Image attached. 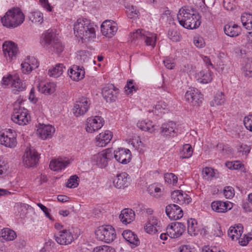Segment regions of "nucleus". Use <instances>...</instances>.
Segmentation results:
<instances>
[{
    "label": "nucleus",
    "mask_w": 252,
    "mask_h": 252,
    "mask_svg": "<svg viewBox=\"0 0 252 252\" xmlns=\"http://www.w3.org/2000/svg\"><path fill=\"white\" fill-rule=\"evenodd\" d=\"M224 33L230 37L239 35L241 32V29L236 24H227L224 27Z\"/></svg>",
    "instance_id": "nucleus-32"
},
{
    "label": "nucleus",
    "mask_w": 252,
    "mask_h": 252,
    "mask_svg": "<svg viewBox=\"0 0 252 252\" xmlns=\"http://www.w3.org/2000/svg\"><path fill=\"white\" fill-rule=\"evenodd\" d=\"M127 15L129 18H133L135 17H138V14L139 13L138 10L137 9L136 7L131 6L130 8H129V10L127 11Z\"/></svg>",
    "instance_id": "nucleus-54"
},
{
    "label": "nucleus",
    "mask_w": 252,
    "mask_h": 252,
    "mask_svg": "<svg viewBox=\"0 0 252 252\" xmlns=\"http://www.w3.org/2000/svg\"><path fill=\"white\" fill-rule=\"evenodd\" d=\"M112 158V149L108 148L93 155L91 158V162L98 167L103 168L108 165V162Z\"/></svg>",
    "instance_id": "nucleus-6"
},
{
    "label": "nucleus",
    "mask_w": 252,
    "mask_h": 252,
    "mask_svg": "<svg viewBox=\"0 0 252 252\" xmlns=\"http://www.w3.org/2000/svg\"><path fill=\"white\" fill-rule=\"evenodd\" d=\"M168 36L169 38L173 42L180 41V33L175 31L169 30L168 32Z\"/></svg>",
    "instance_id": "nucleus-50"
},
{
    "label": "nucleus",
    "mask_w": 252,
    "mask_h": 252,
    "mask_svg": "<svg viewBox=\"0 0 252 252\" xmlns=\"http://www.w3.org/2000/svg\"><path fill=\"white\" fill-rule=\"evenodd\" d=\"M93 252H115V250L108 246H100L94 248Z\"/></svg>",
    "instance_id": "nucleus-51"
},
{
    "label": "nucleus",
    "mask_w": 252,
    "mask_h": 252,
    "mask_svg": "<svg viewBox=\"0 0 252 252\" xmlns=\"http://www.w3.org/2000/svg\"><path fill=\"white\" fill-rule=\"evenodd\" d=\"M11 87L13 88L12 92L14 94H18L19 92L23 91L26 88V85L17 75L14 76L12 80Z\"/></svg>",
    "instance_id": "nucleus-33"
},
{
    "label": "nucleus",
    "mask_w": 252,
    "mask_h": 252,
    "mask_svg": "<svg viewBox=\"0 0 252 252\" xmlns=\"http://www.w3.org/2000/svg\"><path fill=\"white\" fill-rule=\"evenodd\" d=\"M165 212L170 220H177L183 216V212L181 208L174 204H170L166 207Z\"/></svg>",
    "instance_id": "nucleus-20"
},
{
    "label": "nucleus",
    "mask_w": 252,
    "mask_h": 252,
    "mask_svg": "<svg viewBox=\"0 0 252 252\" xmlns=\"http://www.w3.org/2000/svg\"><path fill=\"white\" fill-rule=\"evenodd\" d=\"M2 48L5 56L7 55L10 59L15 57L18 51L17 45L12 41H5L3 44Z\"/></svg>",
    "instance_id": "nucleus-28"
},
{
    "label": "nucleus",
    "mask_w": 252,
    "mask_h": 252,
    "mask_svg": "<svg viewBox=\"0 0 252 252\" xmlns=\"http://www.w3.org/2000/svg\"><path fill=\"white\" fill-rule=\"evenodd\" d=\"M244 75L248 78L252 77V58L246 63L244 69Z\"/></svg>",
    "instance_id": "nucleus-46"
},
{
    "label": "nucleus",
    "mask_w": 252,
    "mask_h": 252,
    "mask_svg": "<svg viewBox=\"0 0 252 252\" xmlns=\"http://www.w3.org/2000/svg\"><path fill=\"white\" fill-rule=\"evenodd\" d=\"M56 241L60 245H68L73 241L72 233L69 230L63 229L60 230L55 235Z\"/></svg>",
    "instance_id": "nucleus-15"
},
{
    "label": "nucleus",
    "mask_w": 252,
    "mask_h": 252,
    "mask_svg": "<svg viewBox=\"0 0 252 252\" xmlns=\"http://www.w3.org/2000/svg\"><path fill=\"white\" fill-rule=\"evenodd\" d=\"M223 194L226 198L230 199L234 195V189L231 187H225L223 189Z\"/></svg>",
    "instance_id": "nucleus-52"
},
{
    "label": "nucleus",
    "mask_w": 252,
    "mask_h": 252,
    "mask_svg": "<svg viewBox=\"0 0 252 252\" xmlns=\"http://www.w3.org/2000/svg\"><path fill=\"white\" fill-rule=\"evenodd\" d=\"M243 26L248 30L252 29V14L250 13H244L241 17Z\"/></svg>",
    "instance_id": "nucleus-39"
},
{
    "label": "nucleus",
    "mask_w": 252,
    "mask_h": 252,
    "mask_svg": "<svg viewBox=\"0 0 252 252\" xmlns=\"http://www.w3.org/2000/svg\"><path fill=\"white\" fill-rule=\"evenodd\" d=\"M124 238L130 244L137 246L140 244V241L137 236L132 231L129 230H124L122 233Z\"/></svg>",
    "instance_id": "nucleus-31"
},
{
    "label": "nucleus",
    "mask_w": 252,
    "mask_h": 252,
    "mask_svg": "<svg viewBox=\"0 0 252 252\" xmlns=\"http://www.w3.org/2000/svg\"><path fill=\"white\" fill-rule=\"evenodd\" d=\"M78 179V177L76 175L70 176L66 183V187L68 188H76L79 185Z\"/></svg>",
    "instance_id": "nucleus-45"
},
{
    "label": "nucleus",
    "mask_w": 252,
    "mask_h": 252,
    "mask_svg": "<svg viewBox=\"0 0 252 252\" xmlns=\"http://www.w3.org/2000/svg\"><path fill=\"white\" fill-rule=\"evenodd\" d=\"M224 94L219 92L215 95L213 100L210 102V105L211 106L221 105L224 103Z\"/></svg>",
    "instance_id": "nucleus-42"
},
{
    "label": "nucleus",
    "mask_w": 252,
    "mask_h": 252,
    "mask_svg": "<svg viewBox=\"0 0 252 252\" xmlns=\"http://www.w3.org/2000/svg\"><path fill=\"white\" fill-rule=\"evenodd\" d=\"M131 37L134 39H141L144 41L147 45L151 46L154 48L156 44L157 36L153 33L146 32L145 31L138 29L132 33Z\"/></svg>",
    "instance_id": "nucleus-7"
},
{
    "label": "nucleus",
    "mask_w": 252,
    "mask_h": 252,
    "mask_svg": "<svg viewBox=\"0 0 252 252\" xmlns=\"http://www.w3.org/2000/svg\"><path fill=\"white\" fill-rule=\"evenodd\" d=\"M251 148L246 144H242L238 145L237 147V152L239 155L245 156L246 157L250 152Z\"/></svg>",
    "instance_id": "nucleus-44"
},
{
    "label": "nucleus",
    "mask_w": 252,
    "mask_h": 252,
    "mask_svg": "<svg viewBox=\"0 0 252 252\" xmlns=\"http://www.w3.org/2000/svg\"><path fill=\"white\" fill-rule=\"evenodd\" d=\"M11 120L19 125L25 126L31 121V117L27 109L20 107L18 109L14 108Z\"/></svg>",
    "instance_id": "nucleus-8"
},
{
    "label": "nucleus",
    "mask_w": 252,
    "mask_h": 252,
    "mask_svg": "<svg viewBox=\"0 0 252 252\" xmlns=\"http://www.w3.org/2000/svg\"><path fill=\"white\" fill-rule=\"evenodd\" d=\"M0 144L8 148H14L17 145L15 132H13L11 129L3 132L0 131Z\"/></svg>",
    "instance_id": "nucleus-10"
},
{
    "label": "nucleus",
    "mask_w": 252,
    "mask_h": 252,
    "mask_svg": "<svg viewBox=\"0 0 252 252\" xmlns=\"http://www.w3.org/2000/svg\"><path fill=\"white\" fill-rule=\"evenodd\" d=\"M165 182L174 185L177 183L178 178L173 173H167L164 174Z\"/></svg>",
    "instance_id": "nucleus-47"
},
{
    "label": "nucleus",
    "mask_w": 252,
    "mask_h": 252,
    "mask_svg": "<svg viewBox=\"0 0 252 252\" xmlns=\"http://www.w3.org/2000/svg\"><path fill=\"white\" fill-rule=\"evenodd\" d=\"M96 238L106 243L113 242L116 238L115 229L109 225L98 227L95 231Z\"/></svg>",
    "instance_id": "nucleus-5"
},
{
    "label": "nucleus",
    "mask_w": 252,
    "mask_h": 252,
    "mask_svg": "<svg viewBox=\"0 0 252 252\" xmlns=\"http://www.w3.org/2000/svg\"><path fill=\"white\" fill-rule=\"evenodd\" d=\"M198 81L202 84H207L212 80L211 72L209 71L202 70L196 74Z\"/></svg>",
    "instance_id": "nucleus-35"
},
{
    "label": "nucleus",
    "mask_w": 252,
    "mask_h": 252,
    "mask_svg": "<svg viewBox=\"0 0 252 252\" xmlns=\"http://www.w3.org/2000/svg\"><path fill=\"white\" fill-rule=\"evenodd\" d=\"M193 150L190 144H185L183 146L182 150L180 152V158H189L191 157Z\"/></svg>",
    "instance_id": "nucleus-41"
},
{
    "label": "nucleus",
    "mask_w": 252,
    "mask_h": 252,
    "mask_svg": "<svg viewBox=\"0 0 252 252\" xmlns=\"http://www.w3.org/2000/svg\"><path fill=\"white\" fill-rule=\"evenodd\" d=\"M148 221L150 222V225H153L155 228L158 230L160 229V225L159 224V221L154 217H151L149 219Z\"/></svg>",
    "instance_id": "nucleus-60"
},
{
    "label": "nucleus",
    "mask_w": 252,
    "mask_h": 252,
    "mask_svg": "<svg viewBox=\"0 0 252 252\" xmlns=\"http://www.w3.org/2000/svg\"><path fill=\"white\" fill-rule=\"evenodd\" d=\"M65 69L66 68L63 63H58L55 66L49 69L48 74L51 77L57 78L60 76Z\"/></svg>",
    "instance_id": "nucleus-36"
},
{
    "label": "nucleus",
    "mask_w": 252,
    "mask_h": 252,
    "mask_svg": "<svg viewBox=\"0 0 252 252\" xmlns=\"http://www.w3.org/2000/svg\"><path fill=\"white\" fill-rule=\"evenodd\" d=\"M112 133L109 130L100 133L95 138L96 145L102 147L109 143L112 138Z\"/></svg>",
    "instance_id": "nucleus-25"
},
{
    "label": "nucleus",
    "mask_w": 252,
    "mask_h": 252,
    "mask_svg": "<svg viewBox=\"0 0 252 252\" xmlns=\"http://www.w3.org/2000/svg\"><path fill=\"white\" fill-rule=\"evenodd\" d=\"M56 85L53 82H41L37 86L38 91L44 94H51L55 91Z\"/></svg>",
    "instance_id": "nucleus-30"
},
{
    "label": "nucleus",
    "mask_w": 252,
    "mask_h": 252,
    "mask_svg": "<svg viewBox=\"0 0 252 252\" xmlns=\"http://www.w3.org/2000/svg\"><path fill=\"white\" fill-rule=\"evenodd\" d=\"M69 164L65 158H59L50 161L49 166L51 170L58 171L65 168Z\"/></svg>",
    "instance_id": "nucleus-26"
},
{
    "label": "nucleus",
    "mask_w": 252,
    "mask_h": 252,
    "mask_svg": "<svg viewBox=\"0 0 252 252\" xmlns=\"http://www.w3.org/2000/svg\"><path fill=\"white\" fill-rule=\"evenodd\" d=\"M194 45L198 48H203L205 46L204 39L201 37H194L193 39Z\"/></svg>",
    "instance_id": "nucleus-58"
},
{
    "label": "nucleus",
    "mask_w": 252,
    "mask_h": 252,
    "mask_svg": "<svg viewBox=\"0 0 252 252\" xmlns=\"http://www.w3.org/2000/svg\"><path fill=\"white\" fill-rule=\"evenodd\" d=\"M116 24L111 20L104 21L101 25V31L103 35L107 37H112L117 31Z\"/></svg>",
    "instance_id": "nucleus-18"
},
{
    "label": "nucleus",
    "mask_w": 252,
    "mask_h": 252,
    "mask_svg": "<svg viewBox=\"0 0 252 252\" xmlns=\"http://www.w3.org/2000/svg\"><path fill=\"white\" fill-rule=\"evenodd\" d=\"M223 6L227 10H233L235 8L234 0H223Z\"/></svg>",
    "instance_id": "nucleus-55"
},
{
    "label": "nucleus",
    "mask_w": 252,
    "mask_h": 252,
    "mask_svg": "<svg viewBox=\"0 0 252 252\" xmlns=\"http://www.w3.org/2000/svg\"><path fill=\"white\" fill-rule=\"evenodd\" d=\"M41 6L48 11H51L52 7L50 6L48 0H39Z\"/></svg>",
    "instance_id": "nucleus-62"
},
{
    "label": "nucleus",
    "mask_w": 252,
    "mask_h": 252,
    "mask_svg": "<svg viewBox=\"0 0 252 252\" xmlns=\"http://www.w3.org/2000/svg\"><path fill=\"white\" fill-rule=\"evenodd\" d=\"M25 19L23 12L19 8L9 10L0 21L3 26L8 28H14L21 25Z\"/></svg>",
    "instance_id": "nucleus-3"
},
{
    "label": "nucleus",
    "mask_w": 252,
    "mask_h": 252,
    "mask_svg": "<svg viewBox=\"0 0 252 252\" xmlns=\"http://www.w3.org/2000/svg\"><path fill=\"white\" fill-rule=\"evenodd\" d=\"M114 157L117 161L123 164H126L130 159L131 153L127 149H119L114 152Z\"/></svg>",
    "instance_id": "nucleus-23"
},
{
    "label": "nucleus",
    "mask_w": 252,
    "mask_h": 252,
    "mask_svg": "<svg viewBox=\"0 0 252 252\" xmlns=\"http://www.w3.org/2000/svg\"><path fill=\"white\" fill-rule=\"evenodd\" d=\"M13 78L14 76L12 77L11 75H9L7 77L4 76L2 78L3 84L5 85H11Z\"/></svg>",
    "instance_id": "nucleus-64"
},
{
    "label": "nucleus",
    "mask_w": 252,
    "mask_h": 252,
    "mask_svg": "<svg viewBox=\"0 0 252 252\" xmlns=\"http://www.w3.org/2000/svg\"><path fill=\"white\" fill-rule=\"evenodd\" d=\"M104 123V121L100 116H96L94 117L89 118L86 122V131L89 133H93L100 129Z\"/></svg>",
    "instance_id": "nucleus-13"
},
{
    "label": "nucleus",
    "mask_w": 252,
    "mask_h": 252,
    "mask_svg": "<svg viewBox=\"0 0 252 252\" xmlns=\"http://www.w3.org/2000/svg\"><path fill=\"white\" fill-rule=\"evenodd\" d=\"M232 206L229 202L214 201L211 203V208L217 213H224L231 209Z\"/></svg>",
    "instance_id": "nucleus-27"
},
{
    "label": "nucleus",
    "mask_w": 252,
    "mask_h": 252,
    "mask_svg": "<svg viewBox=\"0 0 252 252\" xmlns=\"http://www.w3.org/2000/svg\"><path fill=\"white\" fill-rule=\"evenodd\" d=\"M188 232L191 236H195L197 234L198 229L197 221L194 219H190L187 221Z\"/></svg>",
    "instance_id": "nucleus-38"
},
{
    "label": "nucleus",
    "mask_w": 252,
    "mask_h": 252,
    "mask_svg": "<svg viewBox=\"0 0 252 252\" xmlns=\"http://www.w3.org/2000/svg\"><path fill=\"white\" fill-rule=\"evenodd\" d=\"M244 124L246 128L250 131L252 127V114H250L245 117L244 119Z\"/></svg>",
    "instance_id": "nucleus-56"
},
{
    "label": "nucleus",
    "mask_w": 252,
    "mask_h": 252,
    "mask_svg": "<svg viewBox=\"0 0 252 252\" xmlns=\"http://www.w3.org/2000/svg\"><path fill=\"white\" fill-rule=\"evenodd\" d=\"M243 227L239 224L236 226H231L228 230V235L232 240H238L243 233Z\"/></svg>",
    "instance_id": "nucleus-34"
},
{
    "label": "nucleus",
    "mask_w": 252,
    "mask_h": 252,
    "mask_svg": "<svg viewBox=\"0 0 252 252\" xmlns=\"http://www.w3.org/2000/svg\"><path fill=\"white\" fill-rule=\"evenodd\" d=\"M119 218L123 223H130L135 219V212L131 209L126 208L121 211Z\"/></svg>",
    "instance_id": "nucleus-29"
},
{
    "label": "nucleus",
    "mask_w": 252,
    "mask_h": 252,
    "mask_svg": "<svg viewBox=\"0 0 252 252\" xmlns=\"http://www.w3.org/2000/svg\"><path fill=\"white\" fill-rule=\"evenodd\" d=\"M163 63L165 66L169 69H172L174 67V63L173 61L170 59H165L163 61Z\"/></svg>",
    "instance_id": "nucleus-63"
},
{
    "label": "nucleus",
    "mask_w": 252,
    "mask_h": 252,
    "mask_svg": "<svg viewBox=\"0 0 252 252\" xmlns=\"http://www.w3.org/2000/svg\"><path fill=\"white\" fill-rule=\"evenodd\" d=\"M186 230L185 225L182 222H173L167 227L168 235L172 238L180 237Z\"/></svg>",
    "instance_id": "nucleus-14"
},
{
    "label": "nucleus",
    "mask_w": 252,
    "mask_h": 252,
    "mask_svg": "<svg viewBox=\"0 0 252 252\" xmlns=\"http://www.w3.org/2000/svg\"><path fill=\"white\" fill-rule=\"evenodd\" d=\"M146 232L149 234H155L158 231V230L153 226V225H150V222H147L146 225L145 227Z\"/></svg>",
    "instance_id": "nucleus-59"
},
{
    "label": "nucleus",
    "mask_w": 252,
    "mask_h": 252,
    "mask_svg": "<svg viewBox=\"0 0 252 252\" xmlns=\"http://www.w3.org/2000/svg\"><path fill=\"white\" fill-rule=\"evenodd\" d=\"M74 32L75 36L82 41L95 37L94 23L88 19H78L74 25Z\"/></svg>",
    "instance_id": "nucleus-2"
},
{
    "label": "nucleus",
    "mask_w": 252,
    "mask_h": 252,
    "mask_svg": "<svg viewBox=\"0 0 252 252\" xmlns=\"http://www.w3.org/2000/svg\"><path fill=\"white\" fill-rule=\"evenodd\" d=\"M33 66L31 65L29 62H25L21 64V69L23 73L29 74L33 68Z\"/></svg>",
    "instance_id": "nucleus-53"
},
{
    "label": "nucleus",
    "mask_w": 252,
    "mask_h": 252,
    "mask_svg": "<svg viewBox=\"0 0 252 252\" xmlns=\"http://www.w3.org/2000/svg\"><path fill=\"white\" fill-rule=\"evenodd\" d=\"M202 174L203 178L208 180H210L215 175L214 169L211 167H207L203 169Z\"/></svg>",
    "instance_id": "nucleus-48"
},
{
    "label": "nucleus",
    "mask_w": 252,
    "mask_h": 252,
    "mask_svg": "<svg viewBox=\"0 0 252 252\" xmlns=\"http://www.w3.org/2000/svg\"><path fill=\"white\" fill-rule=\"evenodd\" d=\"M178 132L176 124L172 121L162 124L160 127L161 134L164 137L176 136Z\"/></svg>",
    "instance_id": "nucleus-19"
},
{
    "label": "nucleus",
    "mask_w": 252,
    "mask_h": 252,
    "mask_svg": "<svg viewBox=\"0 0 252 252\" xmlns=\"http://www.w3.org/2000/svg\"><path fill=\"white\" fill-rule=\"evenodd\" d=\"M239 243L242 246H246L249 243V241L252 240V237H250L248 235H244L243 237H240L239 239Z\"/></svg>",
    "instance_id": "nucleus-57"
},
{
    "label": "nucleus",
    "mask_w": 252,
    "mask_h": 252,
    "mask_svg": "<svg viewBox=\"0 0 252 252\" xmlns=\"http://www.w3.org/2000/svg\"><path fill=\"white\" fill-rule=\"evenodd\" d=\"M29 19L32 23L41 24L43 21V14L38 11L31 12Z\"/></svg>",
    "instance_id": "nucleus-43"
},
{
    "label": "nucleus",
    "mask_w": 252,
    "mask_h": 252,
    "mask_svg": "<svg viewBox=\"0 0 252 252\" xmlns=\"http://www.w3.org/2000/svg\"><path fill=\"white\" fill-rule=\"evenodd\" d=\"M185 99L191 105L199 106L202 103L203 95L197 89L191 88L186 92Z\"/></svg>",
    "instance_id": "nucleus-9"
},
{
    "label": "nucleus",
    "mask_w": 252,
    "mask_h": 252,
    "mask_svg": "<svg viewBox=\"0 0 252 252\" xmlns=\"http://www.w3.org/2000/svg\"><path fill=\"white\" fill-rule=\"evenodd\" d=\"M0 236L6 241H12L16 237V234L14 231L5 228L1 230Z\"/></svg>",
    "instance_id": "nucleus-40"
},
{
    "label": "nucleus",
    "mask_w": 252,
    "mask_h": 252,
    "mask_svg": "<svg viewBox=\"0 0 252 252\" xmlns=\"http://www.w3.org/2000/svg\"><path fill=\"white\" fill-rule=\"evenodd\" d=\"M39 159V155L34 149H28L23 157V163L27 167H33L36 166Z\"/></svg>",
    "instance_id": "nucleus-12"
},
{
    "label": "nucleus",
    "mask_w": 252,
    "mask_h": 252,
    "mask_svg": "<svg viewBox=\"0 0 252 252\" xmlns=\"http://www.w3.org/2000/svg\"><path fill=\"white\" fill-rule=\"evenodd\" d=\"M90 104V100L87 97L79 98L74 105L72 110L73 114L76 117L84 115L88 112Z\"/></svg>",
    "instance_id": "nucleus-11"
},
{
    "label": "nucleus",
    "mask_w": 252,
    "mask_h": 252,
    "mask_svg": "<svg viewBox=\"0 0 252 252\" xmlns=\"http://www.w3.org/2000/svg\"><path fill=\"white\" fill-rule=\"evenodd\" d=\"M119 93V89L113 85L105 86L102 90V94L104 99L106 102L110 103L116 100Z\"/></svg>",
    "instance_id": "nucleus-16"
},
{
    "label": "nucleus",
    "mask_w": 252,
    "mask_h": 252,
    "mask_svg": "<svg viewBox=\"0 0 252 252\" xmlns=\"http://www.w3.org/2000/svg\"><path fill=\"white\" fill-rule=\"evenodd\" d=\"M44 46L49 52L61 54L64 49V45L52 32H47L44 34Z\"/></svg>",
    "instance_id": "nucleus-4"
},
{
    "label": "nucleus",
    "mask_w": 252,
    "mask_h": 252,
    "mask_svg": "<svg viewBox=\"0 0 252 252\" xmlns=\"http://www.w3.org/2000/svg\"><path fill=\"white\" fill-rule=\"evenodd\" d=\"M128 175L126 172H122L116 175L113 180V185L117 189H124L129 184Z\"/></svg>",
    "instance_id": "nucleus-22"
},
{
    "label": "nucleus",
    "mask_w": 252,
    "mask_h": 252,
    "mask_svg": "<svg viewBox=\"0 0 252 252\" xmlns=\"http://www.w3.org/2000/svg\"><path fill=\"white\" fill-rule=\"evenodd\" d=\"M85 71L83 66L77 65H72L68 70V74L74 81H78L83 79L85 76Z\"/></svg>",
    "instance_id": "nucleus-24"
},
{
    "label": "nucleus",
    "mask_w": 252,
    "mask_h": 252,
    "mask_svg": "<svg viewBox=\"0 0 252 252\" xmlns=\"http://www.w3.org/2000/svg\"><path fill=\"white\" fill-rule=\"evenodd\" d=\"M200 16L193 7L186 5L179 10L177 19L181 26L187 29H195L201 23Z\"/></svg>",
    "instance_id": "nucleus-1"
},
{
    "label": "nucleus",
    "mask_w": 252,
    "mask_h": 252,
    "mask_svg": "<svg viewBox=\"0 0 252 252\" xmlns=\"http://www.w3.org/2000/svg\"><path fill=\"white\" fill-rule=\"evenodd\" d=\"M55 131V128L50 125L39 124L36 133L43 140L51 138Z\"/></svg>",
    "instance_id": "nucleus-17"
},
{
    "label": "nucleus",
    "mask_w": 252,
    "mask_h": 252,
    "mask_svg": "<svg viewBox=\"0 0 252 252\" xmlns=\"http://www.w3.org/2000/svg\"><path fill=\"white\" fill-rule=\"evenodd\" d=\"M137 126L141 130L149 131L151 133L154 131V125L149 120L139 121L137 123Z\"/></svg>",
    "instance_id": "nucleus-37"
},
{
    "label": "nucleus",
    "mask_w": 252,
    "mask_h": 252,
    "mask_svg": "<svg viewBox=\"0 0 252 252\" xmlns=\"http://www.w3.org/2000/svg\"><path fill=\"white\" fill-rule=\"evenodd\" d=\"M125 89V92L129 94L133 91H136L138 90V87L134 85L133 80H129L127 81Z\"/></svg>",
    "instance_id": "nucleus-49"
},
{
    "label": "nucleus",
    "mask_w": 252,
    "mask_h": 252,
    "mask_svg": "<svg viewBox=\"0 0 252 252\" xmlns=\"http://www.w3.org/2000/svg\"><path fill=\"white\" fill-rule=\"evenodd\" d=\"M8 168L7 163H5L4 161H0V175L4 174Z\"/></svg>",
    "instance_id": "nucleus-61"
},
{
    "label": "nucleus",
    "mask_w": 252,
    "mask_h": 252,
    "mask_svg": "<svg viewBox=\"0 0 252 252\" xmlns=\"http://www.w3.org/2000/svg\"><path fill=\"white\" fill-rule=\"evenodd\" d=\"M171 197L174 202L180 205L189 204L191 198L185 192L181 190H176L171 193Z\"/></svg>",
    "instance_id": "nucleus-21"
}]
</instances>
